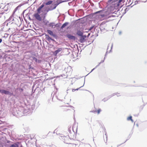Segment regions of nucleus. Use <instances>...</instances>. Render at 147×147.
<instances>
[{"instance_id": "1", "label": "nucleus", "mask_w": 147, "mask_h": 147, "mask_svg": "<svg viewBox=\"0 0 147 147\" xmlns=\"http://www.w3.org/2000/svg\"><path fill=\"white\" fill-rule=\"evenodd\" d=\"M48 11L47 10H37V12L34 14V16L36 20L40 21L45 19Z\"/></svg>"}, {"instance_id": "2", "label": "nucleus", "mask_w": 147, "mask_h": 147, "mask_svg": "<svg viewBox=\"0 0 147 147\" xmlns=\"http://www.w3.org/2000/svg\"><path fill=\"white\" fill-rule=\"evenodd\" d=\"M105 10H101L98 12H101L102 13V14L100 15V16H101L103 17L107 16L110 14V11H109V10H108L106 11H104Z\"/></svg>"}, {"instance_id": "3", "label": "nucleus", "mask_w": 147, "mask_h": 147, "mask_svg": "<svg viewBox=\"0 0 147 147\" xmlns=\"http://www.w3.org/2000/svg\"><path fill=\"white\" fill-rule=\"evenodd\" d=\"M65 70L67 75H70L72 73V69L71 67H69L65 68Z\"/></svg>"}, {"instance_id": "4", "label": "nucleus", "mask_w": 147, "mask_h": 147, "mask_svg": "<svg viewBox=\"0 0 147 147\" xmlns=\"http://www.w3.org/2000/svg\"><path fill=\"white\" fill-rule=\"evenodd\" d=\"M123 10H117L115 14H117V16L120 15L122 16L125 13V11L126 10H124V11L123 12H122ZM115 12H116V11H115Z\"/></svg>"}, {"instance_id": "5", "label": "nucleus", "mask_w": 147, "mask_h": 147, "mask_svg": "<svg viewBox=\"0 0 147 147\" xmlns=\"http://www.w3.org/2000/svg\"><path fill=\"white\" fill-rule=\"evenodd\" d=\"M12 5L11 4L9 3V4H7V5H5V7L7 8L8 9L11 8V7L12 6ZM1 6H3V7L4 6V5L3 3L1 4ZM3 8H4V7H2L1 6L0 7V9H3Z\"/></svg>"}, {"instance_id": "6", "label": "nucleus", "mask_w": 147, "mask_h": 147, "mask_svg": "<svg viewBox=\"0 0 147 147\" xmlns=\"http://www.w3.org/2000/svg\"><path fill=\"white\" fill-rule=\"evenodd\" d=\"M63 51V48H58V49L55 51L53 53L54 55L55 56H57V54L58 53H59Z\"/></svg>"}, {"instance_id": "7", "label": "nucleus", "mask_w": 147, "mask_h": 147, "mask_svg": "<svg viewBox=\"0 0 147 147\" xmlns=\"http://www.w3.org/2000/svg\"><path fill=\"white\" fill-rule=\"evenodd\" d=\"M26 4H20L17 6L15 9H18L19 8H26L27 7V6L26 7H25L26 6Z\"/></svg>"}, {"instance_id": "8", "label": "nucleus", "mask_w": 147, "mask_h": 147, "mask_svg": "<svg viewBox=\"0 0 147 147\" xmlns=\"http://www.w3.org/2000/svg\"><path fill=\"white\" fill-rule=\"evenodd\" d=\"M0 92L2 94H9L10 92L9 91L4 90L0 89Z\"/></svg>"}, {"instance_id": "9", "label": "nucleus", "mask_w": 147, "mask_h": 147, "mask_svg": "<svg viewBox=\"0 0 147 147\" xmlns=\"http://www.w3.org/2000/svg\"><path fill=\"white\" fill-rule=\"evenodd\" d=\"M66 36L70 39L74 40L75 39V37L71 35L70 34H67Z\"/></svg>"}, {"instance_id": "10", "label": "nucleus", "mask_w": 147, "mask_h": 147, "mask_svg": "<svg viewBox=\"0 0 147 147\" xmlns=\"http://www.w3.org/2000/svg\"><path fill=\"white\" fill-rule=\"evenodd\" d=\"M77 34L80 36H82L83 34V33L82 31H80V30H78L77 32Z\"/></svg>"}, {"instance_id": "11", "label": "nucleus", "mask_w": 147, "mask_h": 147, "mask_svg": "<svg viewBox=\"0 0 147 147\" xmlns=\"http://www.w3.org/2000/svg\"><path fill=\"white\" fill-rule=\"evenodd\" d=\"M123 2V0H119L118 3L117 4V6L120 7H121L122 6V5L121 4L122 2Z\"/></svg>"}, {"instance_id": "12", "label": "nucleus", "mask_w": 147, "mask_h": 147, "mask_svg": "<svg viewBox=\"0 0 147 147\" xmlns=\"http://www.w3.org/2000/svg\"><path fill=\"white\" fill-rule=\"evenodd\" d=\"M101 111V110L100 109H98L97 111H93V112L94 113H95L96 112L98 114H99Z\"/></svg>"}, {"instance_id": "13", "label": "nucleus", "mask_w": 147, "mask_h": 147, "mask_svg": "<svg viewBox=\"0 0 147 147\" xmlns=\"http://www.w3.org/2000/svg\"><path fill=\"white\" fill-rule=\"evenodd\" d=\"M10 147H18V145L16 143L11 145Z\"/></svg>"}, {"instance_id": "14", "label": "nucleus", "mask_w": 147, "mask_h": 147, "mask_svg": "<svg viewBox=\"0 0 147 147\" xmlns=\"http://www.w3.org/2000/svg\"><path fill=\"white\" fill-rule=\"evenodd\" d=\"M68 24V23L67 22H66L65 23H64L62 26H61V29H63V28H64Z\"/></svg>"}, {"instance_id": "15", "label": "nucleus", "mask_w": 147, "mask_h": 147, "mask_svg": "<svg viewBox=\"0 0 147 147\" xmlns=\"http://www.w3.org/2000/svg\"><path fill=\"white\" fill-rule=\"evenodd\" d=\"M127 120H131L132 122H134V121L132 119V117L131 116H130L129 117H128L127 118Z\"/></svg>"}, {"instance_id": "16", "label": "nucleus", "mask_w": 147, "mask_h": 147, "mask_svg": "<svg viewBox=\"0 0 147 147\" xmlns=\"http://www.w3.org/2000/svg\"><path fill=\"white\" fill-rule=\"evenodd\" d=\"M53 1H49L45 3H44L46 5H49L51 4L52 3Z\"/></svg>"}, {"instance_id": "17", "label": "nucleus", "mask_w": 147, "mask_h": 147, "mask_svg": "<svg viewBox=\"0 0 147 147\" xmlns=\"http://www.w3.org/2000/svg\"><path fill=\"white\" fill-rule=\"evenodd\" d=\"M47 32H48V33L50 34V35H53V32L52 31H51V30H47Z\"/></svg>"}, {"instance_id": "18", "label": "nucleus", "mask_w": 147, "mask_h": 147, "mask_svg": "<svg viewBox=\"0 0 147 147\" xmlns=\"http://www.w3.org/2000/svg\"><path fill=\"white\" fill-rule=\"evenodd\" d=\"M45 5V3H43L40 6L38 9H41Z\"/></svg>"}, {"instance_id": "19", "label": "nucleus", "mask_w": 147, "mask_h": 147, "mask_svg": "<svg viewBox=\"0 0 147 147\" xmlns=\"http://www.w3.org/2000/svg\"><path fill=\"white\" fill-rule=\"evenodd\" d=\"M69 108V107H66L64 109V111H66L68 110H70V109Z\"/></svg>"}, {"instance_id": "20", "label": "nucleus", "mask_w": 147, "mask_h": 147, "mask_svg": "<svg viewBox=\"0 0 147 147\" xmlns=\"http://www.w3.org/2000/svg\"><path fill=\"white\" fill-rule=\"evenodd\" d=\"M32 58L33 60H34L36 62H37V58H35L34 57H32Z\"/></svg>"}, {"instance_id": "21", "label": "nucleus", "mask_w": 147, "mask_h": 147, "mask_svg": "<svg viewBox=\"0 0 147 147\" xmlns=\"http://www.w3.org/2000/svg\"><path fill=\"white\" fill-rule=\"evenodd\" d=\"M80 88H80H77V89H73L72 90V91L73 92H74L75 90H78V89H79V88Z\"/></svg>"}, {"instance_id": "22", "label": "nucleus", "mask_w": 147, "mask_h": 147, "mask_svg": "<svg viewBox=\"0 0 147 147\" xmlns=\"http://www.w3.org/2000/svg\"><path fill=\"white\" fill-rule=\"evenodd\" d=\"M94 26H93L90 27L89 28V30H92L93 28L94 27Z\"/></svg>"}, {"instance_id": "23", "label": "nucleus", "mask_w": 147, "mask_h": 147, "mask_svg": "<svg viewBox=\"0 0 147 147\" xmlns=\"http://www.w3.org/2000/svg\"><path fill=\"white\" fill-rule=\"evenodd\" d=\"M113 0H109L108 1V2L110 3Z\"/></svg>"}, {"instance_id": "24", "label": "nucleus", "mask_w": 147, "mask_h": 147, "mask_svg": "<svg viewBox=\"0 0 147 147\" xmlns=\"http://www.w3.org/2000/svg\"><path fill=\"white\" fill-rule=\"evenodd\" d=\"M2 41V40L1 39H0V43H1Z\"/></svg>"}, {"instance_id": "25", "label": "nucleus", "mask_w": 147, "mask_h": 147, "mask_svg": "<svg viewBox=\"0 0 147 147\" xmlns=\"http://www.w3.org/2000/svg\"><path fill=\"white\" fill-rule=\"evenodd\" d=\"M10 142V141H8L7 142L8 143H9Z\"/></svg>"}, {"instance_id": "26", "label": "nucleus", "mask_w": 147, "mask_h": 147, "mask_svg": "<svg viewBox=\"0 0 147 147\" xmlns=\"http://www.w3.org/2000/svg\"><path fill=\"white\" fill-rule=\"evenodd\" d=\"M8 24H9L8 23H7V25H7V26H8Z\"/></svg>"}, {"instance_id": "27", "label": "nucleus", "mask_w": 147, "mask_h": 147, "mask_svg": "<svg viewBox=\"0 0 147 147\" xmlns=\"http://www.w3.org/2000/svg\"><path fill=\"white\" fill-rule=\"evenodd\" d=\"M61 1H62V2H63L64 1H65L63 0H61Z\"/></svg>"}, {"instance_id": "28", "label": "nucleus", "mask_w": 147, "mask_h": 147, "mask_svg": "<svg viewBox=\"0 0 147 147\" xmlns=\"http://www.w3.org/2000/svg\"><path fill=\"white\" fill-rule=\"evenodd\" d=\"M9 24H10V22H9Z\"/></svg>"}]
</instances>
